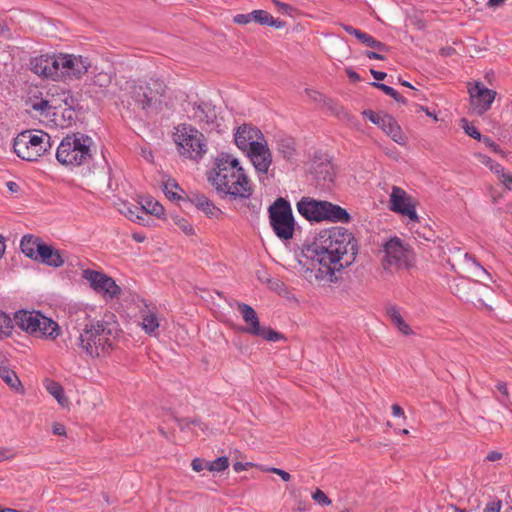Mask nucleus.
<instances>
[{
    "label": "nucleus",
    "instance_id": "obj_1",
    "mask_svg": "<svg viewBox=\"0 0 512 512\" xmlns=\"http://www.w3.org/2000/svg\"><path fill=\"white\" fill-rule=\"evenodd\" d=\"M358 242L352 232L343 227H334L319 233L315 241L307 247L306 257L315 268L326 275L350 266L356 259Z\"/></svg>",
    "mask_w": 512,
    "mask_h": 512
},
{
    "label": "nucleus",
    "instance_id": "obj_2",
    "mask_svg": "<svg viewBox=\"0 0 512 512\" xmlns=\"http://www.w3.org/2000/svg\"><path fill=\"white\" fill-rule=\"evenodd\" d=\"M207 179L219 194L232 200H247L254 192L253 183L246 170L231 155L217 157Z\"/></svg>",
    "mask_w": 512,
    "mask_h": 512
},
{
    "label": "nucleus",
    "instance_id": "obj_3",
    "mask_svg": "<svg viewBox=\"0 0 512 512\" xmlns=\"http://www.w3.org/2000/svg\"><path fill=\"white\" fill-rule=\"evenodd\" d=\"M118 337L117 326L103 320H89L81 329L77 346L90 358L107 356L113 349Z\"/></svg>",
    "mask_w": 512,
    "mask_h": 512
},
{
    "label": "nucleus",
    "instance_id": "obj_4",
    "mask_svg": "<svg viewBox=\"0 0 512 512\" xmlns=\"http://www.w3.org/2000/svg\"><path fill=\"white\" fill-rule=\"evenodd\" d=\"M92 139L89 136L74 133L62 139L57 147L56 159L70 168L88 165L92 159Z\"/></svg>",
    "mask_w": 512,
    "mask_h": 512
},
{
    "label": "nucleus",
    "instance_id": "obj_5",
    "mask_svg": "<svg viewBox=\"0 0 512 512\" xmlns=\"http://www.w3.org/2000/svg\"><path fill=\"white\" fill-rule=\"evenodd\" d=\"M296 207L298 213L310 222L348 223L351 219L347 210L341 206L311 197H302Z\"/></svg>",
    "mask_w": 512,
    "mask_h": 512
},
{
    "label": "nucleus",
    "instance_id": "obj_6",
    "mask_svg": "<svg viewBox=\"0 0 512 512\" xmlns=\"http://www.w3.org/2000/svg\"><path fill=\"white\" fill-rule=\"evenodd\" d=\"M14 321L21 330L35 338L55 340L61 333L57 322L38 311H17Z\"/></svg>",
    "mask_w": 512,
    "mask_h": 512
},
{
    "label": "nucleus",
    "instance_id": "obj_7",
    "mask_svg": "<svg viewBox=\"0 0 512 512\" xmlns=\"http://www.w3.org/2000/svg\"><path fill=\"white\" fill-rule=\"evenodd\" d=\"M51 137L42 130H25L13 142L14 152L23 160L37 161L51 149Z\"/></svg>",
    "mask_w": 512,
    "mask_h": 512
},
{
    "label": "nucleus",
    "instance_id": "obj_8",
    "mask_svg": "<svg viewBox=\"0 0 512 512\" xmlns=\"http://www.w3.org/2000/svg\"><path fill=\"white\" fill-rule=\"evenodd\" d=\"M175 129L174 142L179 154L196 162L201 160L208 150L203 133L190 124H181Z\"/></svg>",
    "mask_w": 512,
    "mask_h": 512
},
{
    "label": "nucleus",
    "instance_id": "obj_9",
    "mask_svg": "<svg viewBox=\"0 0 512 512\" xmlns=\"http://www.w3.org/2000/svg\"><path fill=\"white\" fill-rule=\"evenodd\" d=\"M268 214L275 235L284 242L291 240L295 231V219L290 203L280 197L269 206Z\"/></svg>",
    "mask_w": 512,
    "mask_h": 512
},
{
    "label": "nucleus",
    "instance_id": "obj_10",
    "mask_svg": "<svg viewBox=\"0 0 512 512\" xmlns=\"http://www.w3.org/2000/svg\"><path fill=\"white\" fill-rule=\"evenodd\" d=\"M382 266L386 271L409 269L415 256L412 248L398 237H393L383 245Z\"/></svg>",
    "mask_w": 512,
    "mask_h": 512
},
{
    "label": "nucleus",
    "instance_id": "obj_11",
    "mask_svg": "<svg viewBox=\"0 0 512 512\" xmlns=\"http://www.w3.org/2000/svg\"><path fill=\"white\" fill-rule=\"evenodd\" d=\"M58 59L60 79L64 77L80 79L92 66L89 58L81 55L59 53Z\"/></svg>",
    "mask_w": 512,
    "mask_h": 512
},
{
    "label": "nucleus",
    "instance_id": "obj_12",
    "mask_svg": "<svg viewBox=\"0 0 512 512\" xmlns=\"http://www.w3.org/2000/svg\"><path fill=\"white\" fill-rule=\"evenodd\" d=\"M389 208L395 213L408 217L413 222L419 221L415 199L401 187H392L389 197Z\"/></svg>",
    "mask_w": 512,
    "mask_h": 512
},
{
    "label": "nucleus",
    "instance_id": "obj_13",
    "mask_svg": "<svg viewBox=\"0 0 512 512\" xmlns=\"http://www.w3.org/2000/svg\"><path fill=\"white\" fill-rule=\"evenodd\" d=\"M82 277L89 282L95 292L101 294L104 298L113 299L121 293V289L116 282L102 272L85 269L82 272Z\"/></svg>",
    "mask_w": 512,
    "mask_h": 512
},
{
    "label": "nucleus",
    "instance_id": "obj_14",
    "mask_svg": "<svg viewBox=\"0 0 512 512\" xmlns=\"http://www.w3.org/2000/svg\"><path fill=\"white\" fill-rule=\"evenodd\" d=\"M234 140L236 146L243 152L246 153L254 147H258L261 144L267 142L262 131L256 126L248 123L240 125L235 133Z\"/></svg>",
    "mask_w": 512,
    "mask_h": 512
},
{
    "label": "nucleus",
    "instance_id": "obj_15",
    "mask_svg": "<svg viewBox=\"0 0 512 512\" xmlns=\"http://www.w3.org/2000/svg\"><path fill=\"white\" fill-rule=\"evenodd\" d=\"M30 69L33 73L43 78L60 80L58 54H44L31 58Z\"/></svg>",
    "mask_w": 512,
    "mask_h": 512
},
{
    "label": "nucleus",
    "instance_id": "obj_16",
    "mask_svg": "<svg viewBox=\"0 0 512 512\" xmlns=\"http://www.w3.org/2000/svg\"><path fill=\"white\" fill-rule=\"evenodd\" d=\"M471 106L477 115H483L492 106L496 98V91L486 88L482 83L476 82L469 88Z\"/></svg>",
    "mask_w": 512,
    "mask_h": 512
},
{
    "label": "nucleus",
    "instance_id": "obj_17",
    "mask_svg": "<svg viewBox=\"0 0 512 512\" xmlns=\"http://www.w3.org/2000/svg\"><path fill=\"white\" fill-rule=\"evenodd\" d=\"M250 162L252 163L258 178L263 181L272 165V153L268 146V142L254 147L245 153Z\"/></svg>",
    "mask_w": 512,
    "mask_h": 512
},
{
    "label": "nucleus",
    "instance_id": "obj_18",
    "mask_svg": "<svg viewBox=\"0 0 512 512\" xmlns=\"http://www.w3.org/2000/svg\"><path fill=\"white\" fill-rule=\"evenodd\" d=\"M129 92L134 102L142 109L150 107L153 99L160 93L158 89L154 90L151 87V83L141 80L133 81L129 85Z\"/></svg>",
    "mask_w": 512,
    "mask_h": 512
},
{
    "label": "nucleus",
    "instance_id": "obj_19",
    "mask_svg": "<svg viewBox=\"0 0 512 512\" xmlns=\"http://www.w3.org/2000/svg\"><path fill=\"white\" fill-rule=\"evenodd\" d=\"M113 80V74L107 71L93 72L86 80L87 92L95 97L105 96Z\"/></svg>",
    "mask_w": 512,
    "mask_h": 512
},
{
    "label": "nucleus",
    "instance_id": "obj_20",
    "mask_svg": "<svg viewBox=\"0 0 512 512\" xmlns=\"http://www.w3.org/2000/svg\"><path fill=\"white\" fill-rule=\"evenodd\" d=\"M192 118L203 128H212L217 121L216 108L208 102L195 103L192 107Z\"/></svg>",
    "mask_w": 512,
    "mask_h": 512
},
{
    "label": "nucleus",
    "instance_id": "obj_21",
    "mask_svg": "<svg viewBox=\"0 0 512 512\" xmlns=\"http://www.w3.org/2000/svg\"><path fill=\"white\" fill-rule=\"evenodd\" d=\"M36 261L54 268L61 267L64 264V258L60 250L45 243L39 247L38 258Z\"/></svg>",
    "mask_w": 512,
    "mask_h": 512
},
{
    "label": "nucleus",
    "instance_id": "obj_22",
    "mask_svg": "<svg viewBox=\"0 0 512 512\" xmlns=\"http://www.w3.org/2000/svg\"><path fill=\"white\" fill-rule=\"evenodd\" d=\"M238 310L241 313L243 320L247 324V326L244 327L242 331L250 335L259 333V328L261 326L256 311L250 305L245 303H239Z\"/></svg>",
    "mask_w": 512,
    "mask_h": 512
},
{
    "label": "nucleus",
    "instance_id": "obj_23",
    "mask_svg": "<svg viewBox=\"0 0 512 512\" xmlns=\"http://www.w3.org/2000/svg\"><path fill=\"white\" fill-rule=\"evenodd\" d=\"M378 126L396 143H404L405 138L403 136L401 127L391 115L383 114Z\"/></svg>",
    "mask_w": 512,
    "mask_h": 512
},
{
    "label": "nucleus",
    "instance_id": "obj_24",
    "mask_svg": "<svg viewBox=\"0 0 512 512\" xmlns=\"http://www.w3.org/2000/svg\"><path fill=\"white\" fill-rule=\"evenodd\" d=\"M194 204L197 209L201 210L207 217L219 219L222 217L223 212L218 208L210 199L205 195H196L194 197Z\"/></svg>",
    "mask_w": 512,
    "mask_h": 512
},
{
    "label": "nucleus",
    "instance_id": "obj_25",
    "mask_svg": "<svg viewBox=\"0 0 512 512\" xmlns=\"http://www.w3.org/2000/svg\"><path fill=\"white\" fill-rule=\"evenodd\" d=\"M386 313L393 325L398 329L400 333L405 336H410L413 334V330L402 317L398 307L390 306L386 309Z\"/></svg>",
    "mask_w": 512,
    "mask_h": 512
},
{
    "label": "nucleus",
    "instance_id": "obj_26",
    "mask_svg": "<svg viewBox=\"0 0 512 512\" xmlns=\"http://www.w3.org/2000/svg\"><path fill=\"white\" fill-rule=\"evenodd\" d=\"M252 21L260 24L271 26L276 29H282L285 27L286 23L281 19L274 18L270 13L265 10H253L251 12Z\"/></svg>",
    "mask_w": 512,
    "mask_h": 512
},
{
    "label": "nucleus",
    "instance_id": "obj_27",
    "mask_svg": "<svg viewBox=\"0 0 512 512\" xmlns=\"http://www.w3.org/2000/svg\"><path fill=\"white\" fill-rule=\"evenodd\" d=\"M44 244L38 237L32 235L23 236L20 247L22 252L29 258L37 260L39 247Z\"/></svg>",
    "mask_w": 512,
    "mask_h": 512
},
{
    "label": "nucleus",
    "instance_id": "obj_28",
    "mask_svg": "<svg viewBox=\"0 0 512 512\" xmlns=\"http://www.w3.org/2000/svg\"><path fill=\"white\" fill-rule=\"evenodd\" d=\"M44 386L46 390L49 392V394L52 395L57 400L59 405H61L62 407H68L69 400L65 396L64 389L60 383L51 379H46L44 381Z\"/></svg>",
    "mask_w": 512,
    "mask_h": 512
},
{
    "label": "nucleus",
    "instance_id": "obj_29",
    "mask_svg": "<svg viewBox=\"0 0 512 512\" xmlns=\"http://www.w3.org/2000/svg\"><path fill=\"white\" fill-rule=\"evenodd\" d=\"M140 208L143 215H154L158 218L164 215V207L152 197H144L140 201Z\"/></svg>",
    "mask_w": 512,
    "mask_h": 512
},
{
    "label": "nucleus",
    "instance_id": "obj_30",
    "mask_svg": "<svg viewBox=\"0 0 512 512\" xmlns=\"http://www.w3.org/2000/svg\"><path fill=\"white\" fill-rule=\"evenodd\" d=\"M0 378L15 391H23V386L17 374L6 366L0 367Z\"/></svg>",
    "mask_w": 512,
    "mask_h": 512
},
{
    "label": "nucleus",
    "instance_id": "obj_31",
    "mask_svg": "<svg viewBox=\"0 0 512 512\" xmlns=\"http://www.w3.org/2000/svg\"><path fill=\"white\" fill-rule=\"evenodd\" d=\"M13 324L8 314L0 310V340H4L12 335Z\"/></svg>",
    "mask_w": 512,
    "mask_h": 512
},
{
    "label": "nucleus",
    "instance_id": "obj_32",
    "mask_svg": "<svg viewBox=\"0 0 512 512\" xmlns=\"http://www.w3.org/2000/svg\"><path fill=\"white\" fill-rule=\"evenodd\" d=\"M159 327V321L157 316L154 313H148L142 318V328L149 335L155 334L156 330Z\"/></svg>",
    "mask_w": 512,
    "mask_h": 512
},
{
    "label": "nucleus",
    "instance_id": "obj_33",
    "mask_svg": "<svg viewBox=\"0 0 512 512\" xmlns=\"http://www.w3.org/2000/svg\"><path fill=\"white\" fill-rule=\"evenodd\" d=\"M358 40L371 48L376 49L377 51H388V47L381 41L376 40L371 35L367 34L366 32H363L360 34Z\"/></svg>",
    "mask_w": 512,
    "mask_h": 512
},
{
    "label": "nucleus",
    "instance_id": "obj_34",
    "mask_svg": "<svg viewBox=\"0 0 512 512\" xmlns=\"http://www.w3.org/2000/svg\"><path fill=\"white\" fill-rule=\"evenodd\" d=\"M476 157L482 164L487 166L497 176L500 173H502L504 167L501 164L494 161L493 159H491L489 156L479 153L476 155Z\"/></svg>",
    "mask_w": 512,
    "mask_h": 512
},
{
    "label": "nucleus",
    "instance_id": "obj_35",
    "mask_svg": "<svg viewBox=\"0 0 512 512\" xmlns=\"http://www.w3.org/2000/svg\"><path fill=\"white\" fill-rule=\"evenodd\" d=\"M174 224L187 236H192L195 234V229L193 225L189 222V220L180 217L174 216L173 218Z\"/></svg>",
    "mask_w": 512,
    "mask_h": 512
},
{
    "label": "nucleus",
    "instance_id": "obj_36",
    "mask_svg": "<svg viewBox=\"0 0 512 512\" xmlns=\"http://www.w3.org/2000/svg\"><path fill=\"white\" fill-rule=\"evenodd\" d=\"M253 336H259L263 339L271 342H277L281 339H283V335L271 328H259V333H255Z\"/></svg>",
    "mask_w": 512,
    "mask_h": 512
},
{
    "label": "nucleus",
    "instance_id": "obj_37",
    "mask_svg": "<svg viewBox=\"0 0 512 512\" xmlns=\"http://www.w3.org/2000/svg\"><path fill=\"white\" fill-rule=\"evenodd\" d=\"M372 85L377 87L381 91H383L386 95L391 96L397 102L406 104V99L402 95H400L394 88H392L386 84L377 83V82L372 83Z\"/></svg>",
    "mask_w": 512,
    "mask_h": 512
},
{
    "label": "nucleus",
    "instance_id": "obj_38",
    "mask_svg": "<svg viewBox=\"0 0 512 512\" xmlns=\"http://www.w3.org/2000/svg\"><path fill=\"white\" fill-rule=\"evenodd\" d=\"M124 213L131 221L144 224V217L140 206L127 207Z\"/></svg>",
    "mask_w": 512,
    "mask_h": 512
},
{
    "label": "nucleus",
    "instance_id": "obj_39",
    "mask_svg": "<svg viewBox=\"0 0 512 512\" xmlns=\"http://www.w3.org/2000/svg\"><path fill=\"white\" fill-rule=\"evenodd\" d=\"M267 283L269 288L279 295H285L288 292L287 286L279 279H269Z\"/></svg>",
    "mask_w": 512,
    "mask_h": 512
},
{
    "label": "nucleus",
    "instance_id": "obj_40",
    "mask_svg": "<svg viewBox=\"0 0 512 512\" xmlns=\"http://www.w3.org/2000/svg\"><path fill=\"white\" fill-rule=\"evenodd\" d=\"M461 122L463 123L462 128L464 129L467 135L478 141H481L483 137L475 126L470 125L466 119H462Z\"/></svg>",
    "mask_w": 512,
    "mask_h": 512
},
{
    "label": "nucleus",
    "instance_id": "obj_41",
    "mask_svg": "<svg viewBox=\"0 0 512 512\" xmlns=\"http://www.w3.org/2000/svg\"><path fill=\"white\" fill-rule=\"evenodd\" d=\"M211 462L213 464L212 469L215 470V472L224 471L229 466V459L225 456L219 457Z\"/></svg>",
    "mask_w": 512,
    "mask_h": 512
},
{
    "label": "nucleus",
    "instance_id": "obj_42",
    "mask_svg": "<svg viewBox=\"0 0 512 512\" xmlns=\"http://www.w3.org/2000/svg\"><path fill=\"white\" fill-rule=\"evenodd\" d=\"M279 150L283 153L284 157L290 158L294 155L295 149L291 140L285 141V143L279 145Z\"/></svg>",
    "mask_w": 512,
    "mask_h": 512
},
{
    "label": "nucleus",
    "instance_id": "obj_43",
    "mask_svg": "<svg viewBox=\"0 0 512 512\" xmlns=\"http://www.w3.org/2000/svg\"><path fill=\"white\" fill-rule=\"evenodd\" d=\"M499 181L505 186V188L509 191H512V174L506 172L503 169L502 173L498 175Z\"/></svg>",
    "mask_w": 512,
    "mask_h": 512
},
{
    "label": "nucleus",
    "instance_id": "obj_44",
    "mask_svg": "<svg viewBox=\"0 0 512 512\" xmlns=\"http://www.w3.org/2000/svg\"><path fill=\"white\" fill-rule=\"evenodd\" d=\"M179 186L174 181H168L164 185V193L169 199H175L177 194L172 189H178Z\"/></svg>",
    "mask_w": 512,
    "mask_h": 512
},
{
    "label": "nucleus",
    "instance_id": "obj_45",
    "mask_svg": "<svg viewBox=\"0 0 512 512\" xmlns=\"http://www.w3.org/2000/svg\"><path fill=\"white\" fill-rule=\"evenodd\" d=\"M312 498L323 505H330L331 500L327 497V495L320 489H316V491L312 494Z\"/></svg>",
    "mask_w": 512,
    "mask_h": 512
},
{
    "label": "nucleus",
    "instance_id": "obj_46",
    "mask_svg": "<svg viewBox=\"0 0 512 512\" xmlns=\"http://www.w3.org/2000/svg\"><path fill=\"white\" fill-rule=\"evenodd\" d=\"M481 141L484 142V144L489 147L490 149H492L493 152L497 153V154H500V155H504V152L503 150L499 147L498 144H496L491 138L489 137H483L481 139Z\"/></svg>",
    "mask_w": 512,
    "mask_h": 512
},
{
    "label": "nucleus",
    "instance_id": "obj_47",
    "mask_svg": "<svg viewBox=\"0 0 512 512\" xmlns=\"http://www.w3.org/2000/svg\"><path fill=\"white\" fill-rule=\"evenodd\" d=\"M362 114L377 126H378L379 122L381 121V116L383 115V114L375 113L372 110H364L362 112Z\"/></svg>",
    "mask_w": 512,
    "mask_h": 512
},
{
    "label": "nucleus",
    "instance_id": "obj_48",
    "mask_svg": "<svg viewBox=\"0 0 512 512\" xmlns=\"http://www.w3.org/2000/svg\"><path fill=\"white\" fill-rule=\"evenodd\" d=\"M234 23L239 25H246L252 21L251 13L248 14H237L233 18Z\"/></svg>",
    "mask_w": 512,
    "mask_h": 512
},
{
    "label": "nucleus",
    "instance_id": "obj_49",
    "mask_svg": "<svg viewBox=\"0 0 512 512\" xmlns=\"http://www.w3.org/2000/svg\"><path fill=\"white\" fill-rule=\"evenodd\" d=\"M268 471L277 474L285 482H288L291 479V475L282 469L271 467L268 469Z\"/></svg>",
    "mask_w": 512,
    "mask_h": 512
},
{
    "label": "nucleus",
    "instance_id": "obj_50",
    "mask_svg": "<svg viewBox=\"0 0 512 512\" xmlns=\"http://www.w3.org/2000/svg\"><path fill=\"white\" fill-rule=\"evenodd\" d=\"M501 507V501H491L486 505L483 512H500Z\"/></svg>",
    "mask_w": 512,
    "mask_h": 512
},
{
    "label": "nucleus",
    "instance_id": "obj_51",
    "mask_svg": "<svg viewBox=\"0 0 512 512\" xmlns=\"http://www.w3.org/2000/svg\"><path fill=\"white\" fill-rule=\"evenodd\" d=\"M205 464L206 461L200 458H195L191 462L192 469L195 472H201L202 470H204Z\"/></svg>",
    "mask_w": 512,
    "mask_h": 512
},
{
    "label": "nucleus",
    "instance_id": "obj_52",
    "mask_svg": "<svg viewBox=\"0 0 512 512\" xmlns=\"http://www.w3.org/2000/svg\"><path fill=\"white\" fill-rule=\"evenodd\" d=\"M465 260L467 262H470L471 264H473L482 274L486 275L489 277L488 273L486 272V270L476 261V259L469 255L468 253L465 254Z\"/></svg>",
    "mask_w": 512,
    "mask_h": 512
},
{
    "label": "nucleus",
    "instance_id": "obj_53",
    "mask_svg": "<svg viewBox=\"0 0 512 512\" xmlns=\"http://www.w3.org/2000/svg\"><path fill=\"white\" fill-rule=\"evenodd\" d=\"M502 457H503V454L501 452L492 450V451L488 452V454L486 455V460L489 462H495V461L501 460Z\"/></svg>",
    "mask_w": 512,
    "mask_h": 512
},
{
    "label": "nucleus",
    "instance_id": "obj_54",
    "mask_svg": "<svg viewBox=\"0 0 512 512\" xmlns=\"http://www.w3.org/2000/svg\"><path fill=\"white\" fill-rule=\"evenodd\" d=\"M341 27L347 32L349 33L350 35H353L354 37H356L357 39L359 38L360 34L362 33L361 30L359 29H356L354 28L353 26L351 25H347V24H341Z\"/></svg>",
    "mask_w": 512,
    "mask_h": 512
},
{
    "label": "nucleus",
    "instance_id": "obj_55",
    "mask_svg": "<svg viewBox=\"0 0 512 512\" xmlns=\"http://www.w3.org/2000/svg\"><path fill=\"white\" fill-rule=\"evenodd\" d=\"M273 3L280 11L284 13H290L293 10L292 6L287 3H283L278 0H273Z\"/></svg>",
    "mask_w": 512,
    "mask_h": 512
},
{
    "label": "nucleus",
    "instance_id": "obj_56",
    "mask_svg": "<svg viewBox=\"0 0 512 512\" xmlns=\"http://www.w3.org/2000/svg\"><path fill=\"white\" fill-rule=\"evenodd\" d=\"M305 93L306 95L313 101L317 102V101H321L322 99V94L319 93L318 91L316 90H312V89H306L305 90Z\"/></svg>",
    "mask_w": 512,
    "mask_h": 512
},
{
    "label": "nucleus",
    "instance_id": "obj_57",
    "mask_svg": "<svg viewBox=\"0 0 512 512\" xmlns=\"http://www.w3.org/2000/svg\"><path fill=\"white\" fill-rule=\"evenodd\" d=\"M496 388L505 398L509 399L508 386H507V384L505 382L499 381L496 384Z\"/></svg>",
    "mask_w": 512,
    "mask_h": 512
},
{
    "label": "nucleus",
    "instance_id": "obj_58",
    "mask_svg": "<svg viewBox=\"0 0 512 512\" xmlns=\"http://www.w3.org/2000/svg\"><path fill=\"white\" fill-rule=\"evenodd\" d=\"M0 37L6 38V39L12 38L11 30L4 23H0Z\"/></svg>",
    "mask_w": 512,
    "mask_h": 512
},
{
    "label": "nucleus",
    "instance_id": "obj_59",
    "mask_svg": "<svg viewBox=\"0 0 512 512\" xmlns=\"http://www.w3.org/2000/svg\"><path fill=\"white\" fill-rule=\"evenodd\" d=\"M32 107H33L34 110L42 111L43 112V111H46L49 108V103L46 100H41V101H39L37 103H34L32 105Z\"/></svg>",
    "mask_w": 512,
    "mask_h": 512
},
{
    "label": "nucleus",
    "instance_id": "obj_60",
    "mask_svg": "<svg viewBox=\"0 0 512 512\" xmlns=\"http://www.w3.org/2000/svg\"><path fill=\"white\" fill-rule=\"evenodd\" d=\"M251 465H252V463H249V462H247V463L235 462L233 464V469L235 472H242V471L247 470V468Z\"/></svg>",
    "mask_w": 512,
    "mask_h": 512
},
{
    "label": "nucleus",
    "instance_id": "obj_61",
    "mask_svg": "<svg viewBox=\"0 0 512 512\" xmlns=\"http://www.w3.org/2000/svg\"><path fill=\"white\" fill-rule=\"evenodd\" d=\"M391 409H392L393 416L405 418L404 411L398 404H393Z\"/></svg>",
    "mask_w": 512,
    "mask_h": 512
},
{
    "label": "nucleus",
    "instance_id": "obj_62",
    "mask_svg": "<svg viewBox=\"0 0 512 512\" xmlns=\"http://www.w3.org/2000/svg\"><path fill=\"white\" fill-rule=\"evenodd\" d=\"M365 56L369 59L384 60L385 57L374 51H366Z\"/></svg>",
    "mask_w": 512,
    "mask_h": 512
},
{
    "label": "nucleus",
    "instance_id": "obj_63",
    "mask_svg": "<svg viewBox=\"0 0 512 512\" xmlns=\"http://www.w3.org/2000/svg\"><path fill=\"white\" fill-rule=\"evenodd\" d=\"M370 73L376 80H384L385 77L387 76L385 72L377 71L375 69H371Z\"/></svg>",
    "mask_w": 512,
    "mask_h": 512
},
{
    "label": "nucleus",
    "instance_id": "obj_64",
    "mask_svg": "<svg viewBox=\"0 0 512 512\" xmlns=\"http://www.w3.org/2000/svg\"><path fill=\"white\" fill-rule=\"evenodd\" d=\"M6 186H7L8 190L12 193H17L20 190V186L16 182H13V181H8L6 183Z\"/></svg>",
    "mask_w": 512,
    "mask_h": 512
}]
</instances>
